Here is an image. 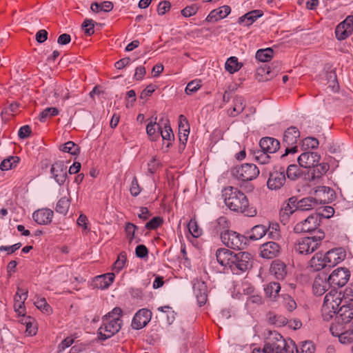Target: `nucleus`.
<instances>
[{
    "mask_svg": "<svg viewBox=\"0 0 353 353\" xmlns=\"http://www.w3.org/2000/svg\"><path fill=\"white\" fill-rule=\"evenodd\" d=\"M233 256L230 269L234 274L245 272L252 267V257L249 252H239L234 253Z\"/></svg>",
    "mask_w": 353,
    "mask_h": 353,
    "instance_id": "nucleus-6",
    "label": "nucleus"
},
{
    "mask_svg": "<svg viewBox=\"0 0 353 353\" xmlns=\"http://www.w3.org/2000/svg\"><path fill=\"white\" fill-rule=\"evenodd\" d=\"M310 265L314 271H319L323 268H328L325 261V255L322 253H316L310 261Z\"/></svg>",
    "mask_w": 353,
    "mask_h": 353,
    "instance_id": "nucleus-34",
    "label": "nucleus"
},
{
    "mask_svg": "<svg viewBox=\"0 0 353 353\" xmlns=\"http://www.w3.org/2000/svg\"><path fill=\"white\" fill-rule=\"evenodd\" d=\"M324 238V232L321 230H319L314 236L297 239L294 245L293 250L298 254H310L319 248L321 241Z\"/></svg>",
    "mask_w": 353,
    "mask_h": 353,
    "instance_id": "nucleus-3",
    "label": "nucleus"
},
{
    "mask_svg": "<svg viewBox=\"0 0 353 353\" xmlns=\"http://www.w3.org/2000/svg\"><path fill=\"white\" fill-rule=\"evenodd\" d=\"M222 196L225 205L234 212L241 213L249 217L256 215V208L250 205L247 196L237 188L228 186L222 190Z\"/></svg>",
    "mask_w": 353,
    "mask_h": 353,
    "instance_id": "nucleus-1",
    "label": "nucleus"
},
{
    "mask_svg": "<svg viewBox=\"0 0 353 353\" xmlns=\"http://www.w3.org/2000/svg\"><path fill=\"white\" fill-rule=\"evenodd\" d=\"M300 137V132L297 128L290 126L284 132L283 143L286 146L285 154L281 157H284L288 154H294L297 152L298 148L296 143Z\"/></svg>",
    "mask_w": 353,
    "mask_h": 353,
    "instance_id": "nucleus-9",
    "label": "nucleus"
},
{
    "mask_svg": "<svg viewBox=\"0 0 353 353\" xmlns=\"http://www.w3.org/2000/svg\"><path fill=\"white\" fill-rule=\"evenodd\" d=\"M301 353H314L315 347L311 341L302 342L301 345Z\"/></svg>",
    "mask_w": 353,
    "mask_h": 353,
    "instance_id": "nucleus-64",
    "label": "nucleus"
},
{
    "mask_svg": "<svg viewBox=\"0 0 353 353\" xmlns=\"http://www.w3.org/2000/svg\"><path fill=\"white\" fill-rule=\"evenodd\" d=\"M320 220L317 219L316 215H310L305 220L297 223L294 227V232L296 234L305 233V232H314L319 230Z\"/></svg>",
    "mask_w": 353,
    "mask_h": 353,
    "instance_id": "nucleus-10",
    "label": "nucleus"
},
{
    "mask_svg": "<svg viewBox=\"0 0 353 353\" xmlns=\"http://www.w3.org/2000/svg\"><path fill=\"white\" fill-rule=\"evenodd\" d=\"M130 192L132 196H137L141 192V188L139 185L138 180L136 176H134L131 182Z\"/></svg>",
    "mask_w": 353,
    "mask_h": 353,
    "instance_id": "nucleus-63",
    "label": "nucleus"
},
{
    "mask_svg": "<svg viewBox=\"0 0 353 353\" xmlns=\"http://www.w3.org/2000/svg\"><path fill=\"white\" fill-rule=\"evenodd\" d=\"M152 312L148 309L139 310L134 315L132 327L136 330L144 327L150 321Z\"/></svg>",
    "mask_w": 353,
    "mask_h": 353,
    "instance_id": "nucleus-18",
    "label": "nucleus"
},
{
    "mask_svg": "<svg viewBox=\"0 0 353 353\" xmlns=\"http://www.w3.org/2000/svg\"><path fill=\"white\" fill-rule=\"evenodd\" d=\"M60 150L63 152H68L72 155H77L80 152V148L73 141H68L61 146Z\"/></svg>",
    "mask_w": 353,
    "mask_h": 353,
    "instance_id": "nucleus-46",
    "label": "nucleus"
},
{
    "mask_svg": "<svg viewBox=\"0 0 353 353\" xmlns=\"http://www.w3.org/2000/svg\"><path fill=\"white\" fill-rule=\"evenodd\" d=\"M245 107V102L242 97H236L234 99V105L230 115L234 117L241 113Z\"/></svg>",
    "mask_w": 353,
    "mask_h": 353,
    "instance_id": "nucleus-45",
    "label": "nucleus"
},
{
    "mask_svg": "<svg viewBox=\"0 0 353 353\" xmlns=\"http://www.w3.org/2000/svg\"><path fill=\"white\" fill-rule=\"evenodd\" d=\"M114 8V5L112 2L109 1H105L100 3L97 2H94L90 6V9L94 12H110Z\"/></svg>",
    "mask_w": 353,
    "mask_h": 353,
    "instance_id": "nucleus-38",
    "label": "nucleus"
},
{
    "mask_svg": "<svg viewBox=\"0 0 353 353\" xmlns=\"http://www.w3.org/2000/svg\"><path fill=\"white\" fill-rule=\"evenodd\" d=\"M274 51L271 48L258 50L256 52V59L261 62H268L272 59Z\"/></svg>",
    "mask_w": 353,
    "mask_h": 353,
    "instance_id": "nucleus-40",
    "label": "nucleus"
},
{
    "mask_svg": "<svg viewBox=\"0 0 353 353\" xmlns=\"http://www.w3.org/2000/svg\"><path fill=\"white\" fill-rule=\"evenodd\" d=\"M259 146L263 151L272 154L280 148V142L272 137H263L259 141Z\"/></svg>",
    "mask_w": 353,
    "mask_h": 353,
    "instance_id": "nucleus-25",
    "label": "nucleus"
},
{
    "mask_svg": "<svg viewBox=\"0 0 353 353\" xmlns=\"http://www.w3.org/2000/svg\"><path fill=\"white\" fill-rule=\"evenodd\" d=\"M330 285V283L328 282V278L327 279L325 276L318 275L314 281L313 292L317 296H321L327 291Z\"/></svg>",
    "mask_w": 353,
    "mask_h": 353,
    "instance_id": "nucleus-26",
    "label": "nucleus"
},
{
    "mask_svg": "<svg viewBox=\"0 0 353 353\" xmlns=\"http://www.w3.org/2000/svg\"><path fill=\"white\" fill-rule=\"evenodd\" d=\"M122 321L121 319H103V323L98 330V338L101 341H105L117 334L121 328Z\"/></svg>",
    "mask_w": 353,
    "mask_h": 353,
    "instance_id": "nucleus-5",
    "label": "nucleus"
},
{
    "mask_svg": "<svg viewBox=\"0 0 353 353\" xmlns=\"http://www.w3.org/2000/svg\"><path fill=\"white\" fill-rule=\"evenodd\" d=\"M270 153L263 151L262 150H258L255 152V159L261 164H266L270 160Z\"/></svg>",
    "mask_w": 353,
    "mask_h": 353,
    "instance_id": "nucleus-61",
    "label": "nucleus"
},
{
    "mask_svg": "<svg viewBox=\"0 0 353 353\" xmlns=\"http://www.w3.org/2000/svg\"><path fill=\"white\" fill-rule=\"evenodd\" d=\"M188 232L186 237L188 240L195 247L199 245V225L194 216L187 224Z\"/></svg>",
    "mask_w": 353,
    "mask_h": 353,
    "instance_id": "nucleus-21",
    "label": "nucleus"
},
{
    "mask_svg": "<svg viewBox=\"0 0 353 353\" xmlns=\"http://www.w3.org/2000/svg\"><path fill=\"white\" fill-rule=\"evenodd\" d=\"M35 306L41 310L43 312L50 314L52 312V308L47 303L45 298H41L34 302Z\"/></svg>",
    "mask_w": 353,
    "mask_h": 353,
    "instance_id": "nucleus-54",
    "label": "nucleus"
},
{
    "mask_svg": "<svg viewBox=\"0 0 353 353\" xmlns=\"http://www.w3.org/2000/svg\"><path fill=\"white\" fill-rule=\"evenodd\" d=\"M243 63L238 61V59L236 57H231L228 59L225 64V68L230 74H233L235 72L239 71Z\"/></svg>",
    "mask_w": 353,
    "mask_h": 353,
    "instance_id": "nucleus-39",
    "label": "nucleus"
},
{
    "mask_svg": "<svg viewBox=\"0 0 353 353\" xmlns=\"http://www.w3.org/2000/svg\"><path fill=\"white\" fill-rule=\"evenodd\" d=\"M285 174L289 179L295 181L301 176L302 172L297 165L292 164L288 165L286 170H285Z\"/></svg>",
    "mask_w": 353,
    "mask_h": 353,
    "instance_id": "nucleus-44",
    "label": "nucleus"
},
{
    "mask_svg": "<svg viewBox=\"0 0 353 353\" xmlns=\"http://www.w3.org/2000/svg\"><path fill=\"white\" fill-rule=\"evenodd\" d=\"M126 261H127L126 253L125 252H121L118 255L117 259L113 265V270L117 272H119V271H121L125 266Z\"/></svg>",
    "mask_w": 353,
    "mask_h": 353,
    "instance_id": "nucleus-48",
    "label": "nucleus"
},
{
    "mask_svg": "<svg viewBox=\"0 0 353 353\" xmlns=\"http://www.w3.org/2000/svg\"><path fill=\"white\" fill-rule=\"evenodd\" d=\"M68 168L63 161L54 162L51 167L50 172L56 182L62 185L65 182L68 174Z\"/></svg>",
    "mask_w": 353,
    "mask_h": 353,
    "instance_id": "nucleus-14",
    "label": "nucleus"
},
{
    "mask_svg": "<svg viewBox=\"0 0 353 353\" xmlns=\"http://www.w3.org/2000/svg\"><path fill=\"white\" fill-rule=\"evenodd\" d=\"M319 145V140L314 137H307L303 140V146L306 149H316Z\"/></svg>",
    "mask_w": 353,
    "mask_h": 353,
    "instance_id": "nucleus-60",
    "label": "nucleus"
},
{
    "mask_svg": "<svg viewBox=\"0 0 353 353\" xmlns=\"http://www.w3.org/2000/svg\"><path fill=\"white\" fill-rule=\"evenodd\" d=\"M325 261L329 268H333L345 259L346 253L343 248H336L327 251Z\"/></svg>",
    "mask_w": 353,
    "mask_h": 353,
    "instance_id": "nucleus-16",
    "label": "nucleus"
},
{
    "mask_svg": "<svg viewBox=\"0 0 353 353\" xmlns=\"http://www.w3.org/2000/svg\"><path fill=\"white\" fill-rule=\"evenodd\" d=\"M270 271L278 279H283L287 274L286 265L280 261H274L272 263Z\"/></svg>",
    "mask_w": 353,
    "mask_h": 353,
    "instance_id": "nucleus-36",
    "label": "nucleus"
},
{
    "mask_svg": "<svg viewBox=\"0 0 353 353\" xmlns=\"http://www.w3.org/2000/svg\"><path fill=\"white\" fill-rule=\"evenodd\" d=\"M263 15V12L260 10H252L243 16L239 18L238 22L240 24H244L245 26H251L259 17Z\"/></svg>",
    "mask_w": 353,
    "mask_h": 353,
    "instance_id": "nucleus-33",
    "label": "nucleus"
},
{
    "mask_svg": "<svg viewBox=\"0 0 353 353\" xmlns=\"http://www.w3.org/2000/svg\"><path fill=\"white\" fill-rule=\"evenodd\" d=\"M280 250L279 245L274 241L265 243L260 247L261 257L268 259L276 257L280 253Z\"/></svg>",
    "mask_w": 353,
    "mask_h": 353,
    "instance_id": "nucleus-19",
    "label": "nucleus"
},
{
    "mask_svg": "<svg viewBox=\"0 0 353 353\" xmlns=\"http://www.w3.org/2000/svg\"><path fill=\"white\" fill-rule=\"evenodd\" d=\"M343 324L344 323H339L337 321H336V322L332 323L330 327L331 334L334 336H337L339 338L341 336V334H343V332L346 330L343 326Z\"/></svg>",
    "mask_w": 353,
    "mask_h": 353,
    "instance_id": "nucleus-51",
    "label": "nucleus"
},
{
    "mask_svg": "<svg viewBox=\"0 0 353 353\" xmlns=\"http://www.w3.org/2000/svg\"><path fill=\"white\" fill-rule=\"evenodd\" d=\"M222 243L231 249L241 250L247 243V238L236 232L225 230L221 233Z\"/></svg>",
    "mask_w": 353,
    "mask_h": 353,
    "instance_id": "nucleus-7",
    "label": "nucleus"
},
{
    "mask_svg": "<svg viewBox=\"0 0 353 353\" xmlns=\"http://www.w3.org/2000/svg\"><path fill=\"white\" fill-rule=\"evenodd\" d=\"M70 207V200L66 197L61 198L56 205L55 210L57 212L65 214Z\"/></svg>",
    "mask_w": 353,
    "mask_h": 353,
    "instance_id": "nucleus-47",
    "label": "nucleus"
},
{
    "mask_svg": "<svg viewBox=\"0 0 353 353\" xmlns=\"http://www.w3.org/2000/svg\"><path fill=\"white\" fill-rule=\"evenodd\" d=\"M28 290L25 289H22L21 288H17V293L14 295V307L15 312L19 315L24 316L25 312V304L24 302L28 298Z\"/></svg>",
    "mask_w": 353,
    "mask_h": 353,
    "instance_id": "nucleus-20",
    "label": "nucleus"
},
{
    "mask_svg": "<svg viewBox=\"0 0 353 353\" xmlns=\"http://www.w3.org/2000/svg\"><path fill=\"white\" fill-rule=\"evenodd\" d=\"M231 12V8L229 6H223L217 9L212 10L206 17L208 22H216L218 20L226 17Z\"/></svg>",
    "mask_w": 353,
    "mask_h": 353,
    "instance_id": "nucleus-27",
    "label": "nucleus"
},
{
    "mask_svg": "<svg viewBox=\"0 0 353 353\" xmlns=\"http://www.w3.org/2000/svg\"><path fill=\"white\" fill-rule=\"evenodd\" d=\"M279 73V70H271L270 66H264L257 68L256 79L259 81H266L273 79Z\"/></svg>",
    "mask_w": 353,
    "mask_h": 353,
    "instance_id": "nucleus-30",
    "label": "nucleus"
},
{
    "mask_svg": "<svg viewBox=\"0 0 353 353\" xmlns=\"http://www.w3.org/2000/svg\"><path fill=\"white\" fill-rule=\"evenodd\" d=\"M267 234V228L263 225H256L251 230V234L249 238L251 240L256 241L261 239Z\"/></svg>",
    "mask_w": 353,
    "mask_h": 353,
    "instance_id": "nucleus-41",
    "label": "nucleus"
},
{
    "mask_svg": "<svg viewBox=\"0 0 353 353\" xmlns=\"http://www.w3.org/2000/svg\"><path fill=\"white\" fill-rule=\"evenodd\" d=\"M339 341L342 344H349L353 341V328L351 327L346 330L343 334H341Z\"/></svg>",
    "mask_w": 353,
    "mask_h": 353,
    "instance_id": "nucleus-53",
    "label": "nucleus"
},
{
    "mask_svg": "<svg viewBox=\"0 0 353 353\" xmlns=\"http://www.w3.org/2000/svg\"><path fill=\"white\" fill-rule=\"evenodd\" d=\"M199 10V6L197 4H192L188 6L181 10V14L184 17H190L196 14Z\"/></svg>",
    "mask_w": 353,
    "mask_h": 353,
    "instance_id": "nucleus-59",
    "label": "nucleus"
},
{
    "mask_svg": "<svg viewBox=\"0 0 353 353\" xmlns=\"http://www.w3.org/2000/svg\"><path fill=\"white\" fill-rule=\"evenodd\" d=\"M234 252L226 248H219L216 251L217 262L222 266L230 268Z\"/></svg>",
    "mask_w": 353,
    "mask_h": 353,
    "instance_id": "nucleus-24",
    "label": "nucleus"
},
{
    "mask_svg": "<svg viewBox=\"0 0 353 353\" xmlns=\"http://www.w3.org/2000/svg\"><path fill=\"white\" fill-rule=\"evenodd\" d=\"M342 302V292L334 289L327 293L323 301L321 308L323 320L330 321L339 310V307Z\"/></svg>",
    "mask_w": 353,
    "mask_h": 353,
    "instance_id": "nucleus-4",
    "label": "nucleus"
},
{
    "mask_svg": "<svg viewBox=\"0 0 353 353\" xmlns=\"http://www.w3.org/2000/svg\"><path fill=\"white\" fill-rule=\"evenodd\" d=\"M59 113L57 108H46L39 114V120L44 122L47 118L54 117Z\"/></svg>",
    "mask_w": 353,
    "mask_h": 353,
    "instance_id": "nucleus-50",
    "label": "nucleus"
},
{
    "mask_svg": "<svg viewBox=\"0 0 353 353\" xmlns=\"http://www.w3.org/2000/svg\"><path fill=\"white\" fill-rule=\"evenodd\" d=\"M114 278V273H106L96 276L94 283L98 288L103 290L108 288L112 283Z\"/></svg>",
    "mask_w": 353,
    "mask_h": 353,
    "instance_id": "nucleus-32",
    "label": "nucleus"
},
{
    "mask_svg": "<svg viewBox=\"0 0 353 353\" xmlns=\"http://www.w3.org/2000/svg\"><path fill=\"white\" fill-rule=\"evenodd\" d=\"M281 285L277 282H270L264 287L265 296L271 301H276L279 296Z\"/></svg>",
    "mask_w": 353,
    "mask_h": 353,
    "instance_id": "nucleus-35",
    "label": "nucleus"
},
{
    "mask_svg": "<svg viewBox=\"0 0 353 353\" xmlns=\"http://www.w3.org/2000/svg\"><path fill=\"white\" fill-rule=\"evenodd\" d=\"M232 174L243 181H252L259 174V170L253 163H244L232 168Z\"/></svg>",
    "mask_w": 353,
    "mask_h": 353,
    "instance_id": "nucleus-8",
    "label": "nucleus"
},
{
    "mask_svg": "<svg viewBox=\"0 0 353 353\" xmlns=\"http://www.w3.org/2000/svg\"><path fill=\"white\" fill-rule=\"evenodd\" d=\"M334 214V209L332 206H323L319 208L317 210V212L314 214L317 216V219L319 216L329 219L332 217Z\"/></svg>",
    "mask_w": 353,
    "mask_h": 353,
    "instance_id": "nucleus-49",
    "label": "nucleus"
},
{
    "mask_svg": "<svg viewBox=\"0 0 353 353\" xmlns=\"http://www.w3.org/2000/svg\"><path fill=\"white\" fill-rule=\"evenodd\" d=\"M190 133V127L186 117L181 114L179 117V138L181 143L185 144Z\"/></svg>",
    "mask_w": 353,
    "mask_h": 353,
    "instance_id": "nucleus-29",
    "label": "nucleus"
},
{
    "mask_svg": "<svg viewBox=\"0 0 353 353\" xmlns=\"http://www.w3.org/2000/svg\"><path fill=\"white\" fill-rule=\"evenodd\" d=\"M285 181V170L283 168H280L270 173L267 185L270 190H279L284 185Z\"/></svg>",
    "mask_w": 353,
    "mask_h": 353,
    "instance_id": "nucleus-12",
    "label": "nucleus"
},
{
    "mask_svg": "<svg viewBox=\"0 0 353 353\" xmlns=\"http://www.w3.org/2000/svg\"><path fill=\"white\" fill-rule=\"evenodd\" d=\"M353 31V15H349L336 28L335 34L339 40H343L348 37Z\"/></svg>",
    "mask_w": 353,
    "mask_h": 353,
    "instance_id": "nucleus-15",
    "label": "nucleus"
},
{
    "mask_svg": "<svg viewBox=\"0 0 353 353\" xmlns=\"http://www.w3.org/2000/svg\"><path fill=\"white\" fill-rule=\"evenodd\" d=\"M296 210H298V208H296V197L292 196L283 204L280 216L283 219H288L290 214H292Z\"/></svg>",
    "mask_w": 353,
    "mask_h": 353,
    "instance_id": "nucleus-31",
    "label": "nucleus"
},
{
    "mask_svg": "<svg viewBox=\"0 0 353 353\" xmlns=\"http://www.w3.org/2000/svg\"><path fill=\"white\" fill-rule=\"evenodd\" d=\"M53 215L52 210L44 208L36 210L32 214V218L39 225H48L52 222Z\"/></svg>",
    "mask_w": 353,
    "mask_h": 353,
    "instance_id": "nucleus-22",
    "label": "nucleus"
},
{
    "mask_svg": "<svg viewBox=\"0 0 353 353\" xmlns=\"http://www.w3.org/2000/svg\"><path fill=\"white\" fill-rule=\"evenodd\" d=\"M163 221V219L160 216L153 217L150 221L146 223L145 228L147 230H155L159 228L162 223Z\"/></svg>",
    "mask_w": 353,
    "mask_h": 353,
    "instance_id": "nucleus-58",
    "label": "nucleus"
},
{
    "mask_svg": "<svg viewBox=\"0 0 353 353\" xmlns=\"http://www.w3.org/2000/svg\"><path fill=\"white\" fill-rule=\"evenodd\" d=\"M20 161L17 156H11L8 159L3 160L0 164V169L3 171H7L17 166Z\"/></svg>",
    "mask_w": 353,
    "mask_h": 353,
    "instance_id": "nucleus-42",
    "label": "nucleus"
},
{
    "mask_svg": "<svg viewBox=\"0 0 353 353\" xmlns=\"http://www.w3.org/2000/svg\"><path fill=\"white\" fill-rule=\"evenodd\" d=\"M314 199L316 204H326L332 202L335 199V192L327 186H317L312 190Z\"/></svg>",
    "mask_w": 353,
    "mask_h": 353,
    "instance_id": "nucleus-11",
    "label": "nucleus"
},
{
    "mask_svg": "<svg viewBox=\"0 0 353 353\" xmlns=\"http://www.w3.org/2000/svg\"><path fill=\"white\" fill-rule=\"evenodd\" d=\"M199 90V80L194 79L189 82L185 89L188 95H192L196 93Z\"/></svg>",
    "mask_w": 353,
    "mask_h": 353,
    "instance_id": "nucleus-62",
    "label": "nucleus"
},
{
    "mask_svg": "<svg viewBox=\"0 0 353 353\" xmlns=\"http://www.w3.org/2000/svg\"><path fill=\"white\" fill-rule=\"evenodd\" d=\"M137 226L132 223H127L125 226V232L126 237L128 239L129 243H131L134 238L135 230L137 229Z\"/></svg>",
    "mask_w": 353,
    "mask_h": 353,
    "instance_id": "nucleus-56",
    "label": "nucleus"
},
{
    "mask_svg": "<svg viewBox=\"0 0 353 353\" xmlns=\"http://www.w3.org/2000/svg\"><path fill=\"white\" fill-rule=\"evenodd\" d=\"M329 165L325 163H318L317 165H315L314 167H313V170L312 172V179H318L321 177L323 174H325L327 170H329Z\"/></svg>",
    "mask_w": 353,
    "mask_h": 353,
    "instance_id": "nucleus-43",
    "label": "nucleus"
},
{
    "mask_svg": "<svg viewBox=\"0 0 353 353\" xmlns=\"http://www.w3.org/2000/svg\"><path fill=\"white\" fill-rule=\"evenodd\" d=\"M81 26L87 36H91L94 34V21L92 19H85Z\"/></svg>",
    "mask_w": 353,
    "mask_h": 353,
    "instance_id": "nucleus-55",
    "label": "nucleus"
},
{
    "mask_svg": "<svg viewBox=\"0 0 353 353\" xmlns=\"http://www.w3.org/2000/svg\"><path fill=\"white\" fill-rule=\"evenodd\" d=\"M268 353H299L298 347L294 341L285 339L283 336L276 332H270L264 345Z\"/></svg>",
    "mask_w": 353,
    "mask_h": 353,
    "instance_id": "nucleus-2",
    "label": "nucleus"
},
{
    "mask_svg": "<svg viewBox=\"0 0 353 353\" xmlns=\"http://www.w3.org/2000/svg\"><path fill=\"white\" fill-rule=\"evenodd\" d=\"M158 130L163 140L171 141L174 138L169 119L166 117H162L158 122Z\"/></svg>",
    "mask_w": 353,
    "mask_h": 353,
    "instance_id": "nucleus-28",
    "label": "nucleus"
},
{
    "mask_svg": "<svg viewBox=\"0 0 353 353\" xmlns=\"http://www.w3.org/2000/svg\"><path fill=\"white\" fill-rule=\"evenodd\" d=\"M321 156L315 152H305L298 157L300 166L305 168H312L319 163Z\"/></svg>",
    "mask_w": 353,
    "mask_h": 353,
    "instance_id": "nucleus-17",
    "label": "nucleus"
},
{
    "mask_svg": "<svg viewBox=\"0 0 353 353\" xmlns=\"http://www.w3.org/2000/svg\"><path fill=\"white\" fill-rule=\"evenodd\" d=\"M350 272L346 268H337L328 277V282L334 287L344 286L350 279Z\"/></svg>",
    "mask_w": 353,
    "mask_h": 353,
    "instance_id": "nucleus-13",
    "label": "nucleus"
},
{
    "mask_svg": "<svg viewBox=\"0 0 353 353\" xmlns=\"http://www.w3.org/2000/svg\"><path fill=\"white\" fill-rule=\"evenodd\" d=\"M26 319V332L28 333L29 335L33 336L37 334V327L34 324V319H32L31 316H28L25 318Z\"/></svg>",
    "mask_w": 353,
    "mask_h": 353,
    "instance_id": "nucleus-57",
    "label": "nucleus"
},
{
    "mask_svg": "<svg viewBox=\"0 0 353 353\" xmlns=\"http://www.w3.org/2000/svg\"><path fill=\"white\" fill-rule=\"evenodd\" d=\"M155 120H157V118H155ZM158 127V123L154 121V122H150L147 125L146 127V132L148 136L150 137L152 141H154L157 139V138L159 137V130L157 132V129L155 126Z\"/></svg>",
    "mask_w": 353,
    "mask_h": 353,
    "instance_id": "nucleus-52",
    "label": "nucleus"
},
{
    "mask_svg": "<svg viewBox=\"0 0 353 353\" xmlns=\"http://www.w3.org/2000/svg\"><path fill=\"white\" fill-rule=\"evenodd\" d=\"M353 319V305H343L336 313L335 321L339 323L347 324Z\"/></svg>",
    "mask_w": 353,
    "mask_h": 353,
    "instance_id": "nucleus-23",
    "label": "nucleus"
},
{
    "mask_svg": "<svg viewBox=\"0 0 353 353\" xmlns=\"http://www.w3.org/2000/svg\"><path fill=\"white\" fill-rule=\"evenodd\" d=\"M316 205L313 197L309 196L298 200L296 197V208L299 211H307L313 209Z\"/></svg>",
    "mask_w": 353,
    "mask_h": 353,
    "instance_id": "nucleus-37",
    "label": "nucleus"
}]
</instances>
